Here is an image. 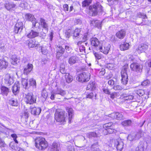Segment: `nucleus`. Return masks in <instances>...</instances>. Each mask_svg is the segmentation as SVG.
Segmentation results:
<instances>
[{
    "label": "nucleus",
    "instance_id": "nucleus-3",
    "mask_svg": "<svg viewBox=\"0 0 151 151\" xmlns=\"http://www.w3.org/2000/svg\"><path fill=\"white\" fill-rule=\"evenodd\" d=\"M90 74L88 72H83L77 75L76 79L81 83L86 82L90 79Z\"/></svg>",
    "mask_w": 151,
    "mask_h": 151
},
{
    "label": "nucleus",
    "instance_id": "nucleus-40",
    "mask_svg": "<svg viewBox=\"0 0 151 151\" xmlns=\"http://www.w3.org/2000/svg\"><path fill=\"white\" fill-rule=\"evenodd\" d=\"M26 0L24 1H21L22 2H21L19 5V6L23 9H26L28 6V4L26 1Z\"/></svg>",
    "mask_w": 151,
    "mask_h": 151
},
{
    "label": "nucleus",
    "instance_id": "nucleus-44",
    "mask_svg": "<svg viewBox=\"0 0 151 151\" xmlns=\"http://www.w3.org/2000/svg\"><path fill=\"white\" fill-rule=\"evenodd\" d=\"M48 93L45 89L43 88L42 92V96L44 99H45L47 96Z\"/></svg>",
    "mask_w": 151,
    "mask_h": 151
},
{
    "label": "nucleus",
    "instance_id": "nucleus-63",
    "mask_svg": "<svg viewBox=\"0 0 151 151\" xmlns=\"http://www.w3.org/2000/svg\"><path fill=\"white\" fill-rule=\"evenodd\" d=\"M46 33L45 31V32H41L40 33V37L42 39H45L46 36Z\"/></svg>",
    "mask_w": 151,
    "mask_h": 151
},
{
    "label": "nucleus",
    "instance_id": "nucleus-41",
    "mask_svg": "<svg viewBox=\"0 0 151 151\" xmlns=\"http://www.w3.org/2000/svg\"><path fill=\"white\" fill-rule=\"evenodd\" d=\"M73 31L70 29L66 30L65 32V35L66 37L69 38L71 36L73 35Z\"/></svg>",
    "mask_w": 151,
    "mask_h": 151
},
{
    "label": "nucleus",
    "instance_id": "nucleus-43",
    "mask_svg": "<svg viewBox=\"0 0 151 151\" xmlns=\"http://www.w3.org/2000/svg\"><path fill=\"white\" fill-rule=\"evenodd\" d=\"M92 0H85L82 2V6L86 7L88 6L91 2Z\"/></svg>",
    "mask_w": 151,
    "mask_h": 151
},
{
    "label": "nucleus",
    "instance_id": "nucleus-55",
    "mask_svg": "<svg viewBox=\"0 0 151 151\" xmlns=\"http://www.w3.org/2000/svg\"><path fill=\"white\" fill-rule=\"evenodd\" d=\"M94 95L96 96V94L95 93L91 92L87 94L86 96V97L87 98L91 99L93 98Z\"/></svg>",
    "mask_w": 151,
    "mask_h": 151
},
{
    "label": "nucleus",
    "instance_id": "nucleus-35",
    "mask_svg": "<svg viewBox=\"0 0 151 151\" xmlns=\"http://www.w3.org/2000/svg\"><path fill=\"white\" fill-rule=\"evenodd\" d=\"M67 110L68 112V116H69V122H70L71 121V119L72 117V113L73 112V110L71 108H68L67 109Z\"/></svg>",
    "mask_w": 151,
    "mask_h": 151
},
{
    "label": "nucleus",
    "instance_id": "nucleus-2",
    "mask_svg": "<svg viewBox=\"0 0 151 151\" xmlns=\"http://www.w3.org/2000/svg\"><path fill=\"white\" fill-rule=\"evenodd\" d=\"M102 6L99 3H96L89 7V14L90 16H95L97 15L98 12L101 11Z\"/></svg>",
    "mask_w": 151,
    "mask_h": 151
},
{
    "label": "nucleus",
    "instance_id": "nucleus-16",
    "mask_svg": "<svg viewBox=\"0 0 151 151\" xmlns=\"http://www.w3.org/2000/svg\"><path fill=\"white\" fill-rule=\"evenodd\" d=\"M126 32L124 29H122L116 33V35L119 39H123L126 35Z\"/></svg>",
    "mask_w": 151,
    "mask_h": 151
},
{
    "label": "nucleus",
    "instance_id": "nucleus-45",
    "mask_svg": "<svg viewBox=\"0 0 151 151\" xmlns=\"http://www.w3.org/2000/svg\"><path fill=\"white\" fill-rule=\"evenodd\" d=\"M15 143L13 141L11 142L9 144L10 147L13 150H15V151L17 147Z\"/></svg>",
    "mask_w": 151,
    "mask_h": 151
},
{
    "label": "nucleus",
    "instance_id": "nucleus-58",
    "mask_svg": "<svg viewBox=\"0 0 151 151\" xmlns=\"http://www.w3.org/2000/svg\"><path fill=\"white\" fill-rule=\"evenodd\" d=\"M149 21L146 18L145 19H143L142 22L139 24V25H145L147 24L148 23Z\"/></svg>",
    "mask_w": 151,
    "mask_h": 151
},
{
    "label": "nucleus",
    "instance_id": "nucleus-19",
    "mask_svg": "<svg viewBox=\"0 0 151 151\" xmlns=\"http://www.w3.org/2000/svg\"><path fill=\"white\" fill-rule=\"evenodd\" d=\"M147 45L145 44H141L139 45L137 49L139 52H145L148 48Z\"/></svg>",
    "mask_w": 151,
    "mask_h": 151
},
{
    "label": "nucleus",
    "instance_id": "nucleus-33",
    "mask_svg": "<svg viewBox=\"0 0 151 151\" xmlns=\"http://www.w3.org/2000/svg\"><path fill=\"white\" fill-rule=\"evenodd\" d=\"M86 136L88 138H90L92 137H99V135L96 132H90L87 133L86 134Z\"/></svg>",
    "mask_w": 151,
    "mask_h": 151
},
{
    "label": "nucleus",
    "instance_id": "nucleus-7",
    "mask_svg": "<svg viewBox=\"0 0 151 151\" xmlns=\"http://www.w3.org/2000/svg\"><path fill=\"white\" fill-rule=\"evenodd\" d=\"M108 116L113 119H116L119 120H123L124 119L123 113L122 112H113L109 114Z\"/></svg>",
    "mask_w": 151,
    "mask_h": 151
},
{
    "label": "nucleus",
    "instance_id": "nucleus-47",
    "mask_svg": "<svg viewBox=\"0 0 151 151\" xmlns=\"http://www.w3.org/2000/svg\"><path fill=\"white\" fill-rule=\"evenodd\" d=\"M65 49L66 52L68 53H70L72 50V49L70 45H65Z\"/></svg>",
    "mask_w": 151,
    "mask_h": 151
},
{
    "label": "nucleus",
    "instance_id": "nucleus-5",
    "mask_svg": "<svg viewBox=\"0 0 151 151\" xmlns=\"http://www.w3.org/2000/svg\"><path fill=\"white\" fill-rule=\"evenodd\" d=\"M24 100L27 104H31L35 103L36 98L33 95L32 93L30 92L25 94Z\"/></svg>",
    "mask_w": 151,
    "mask_h": 151
},
{
    "label": "nucleus",
    "instance_id": "nucleus-12",
    "mask_svg": "<svg viewBox=\"0 0 151 151\" xmlns=\"http://www.w3.org/2000/svg\"><path fill=\"white\" fill-rule=\"evenodd\" d=\"M39 24L44 29L46 32H47L49 25L47 21L44 19L40 18Z\"/></svg>",
    "mask_w": 151,
    "mask_h": 151
},
{
    "label": "nucleus",
    "instance_id": "nucleus-11",
    "mask_svg": "<svg viewBox=\"0 0 151 151\" xmlns=\"http://www.w3.org/2000/svg\"><path fill=\"white\" fill-rule=\"evenodd\" d=\"M122 76V83L124 85L127 84L128 81V77L126 72V69L124 68L121 71Z\"/></svg>",
    "mask_w": 151,
    "mask_h": 151
},
{
    "label": "nucleus",
    "instance_id": "nucleus-34",
    "mask_svg": "<svg viewBox=\"0 0 151 151\" xmlns=\"http://www.w3.org/2000/svg\"><path fill=\"white\" fill-rule=\"evenodd\" d=\"M145 148L143 142L140 143L136 148L135 151H144Z\"/></svg>",
    "mask_w": 151,
    "mask_h": 151
},
{
    "label": "nucleus",
    "instance_id": "nucleus-31",
    "mask_svg": "<svg viewBox=\"0 0 151 151\" xmlns=\"http://www.w3.org/2000/svg\"><path fill=\"white\" fill-rule=\"evenodd\" d=\"M1 91L2 95L7 96L9 92V89L8 88L3 86L1 87Z\"/></svg>",
    "mask_w": 151,
    "mask_h": 151
},
{
    "label": "nucleus",
    "instance_id": "nucleus-15",
    "mask_svg": "<svg viewBox=\"0 0 151 151\" xmlns=\"http://www.w3.org/2000/svg\"><path fill=\"white\" fill-rule=\"evenodd\" d=\"M90 42L91 45L96 48L100 44L99 40L96 37H93L91 38Z\"/></svg>",
    "mask_w": 151,
    "mask_h": 151
},
{
    "label": "nucleus",
    "instance_id": "nucleus-4",
    "mask_svg": "<svg viewBox=\"0 0 151 151\" xmlns=\"http://www.w3.org/2000/svg\"><path fill=\"white\" fill-rule=\"evenodd\" d=\"M65 111L61 109L56 110L55 114V119L58 122H64L65 120Z\"/></svg>",
    "mask_w": 151,
    "mask_h": 151
},
{
    "label": "nucleus",
    "instance_id": "nucleus-54",
    "mask_svg": "<svg viewBox=\"0 0 151 151\" xmlns=\"http://www.w3.org/2000/svg\"><path fill=\"white\" fill-rule=\"evenodd\" d=\"M88 35V33H85L84 35L83 36L81 39L83 42H84L87 40Z\"/></svg>",
    "mask_w": 151,
    "mask_h": 151
},
{
    "label": "nucleus",
    "instance_id": "nucleus-36",
    "mask_svg": "<svg viewBox=\"0 0 151 151\" xmlns=\"http://www.w3.org/2000/svg\"><path fill=\"white\" fill-rule=\"evenodd\" d=\"M132 122L130 120H127L123 121L122 122V125L124 126H129L132 124Z\"/></svg>",
    "mask_w": 151,
    "mask_h": 151
},
{
    "label": "nucleus",
    "instance_id": "nucleus-26",
    "mask_svg": "<svg viewBox=\"0 0 151 151\" xmlns=\"http://www.w3.org/2000/svg\"><path fill=\"white\" fill-rule=\"evenodd\" d=\"M20 88V84L18 82H16L12 88V91L14 94L19 92Z\"/></svg>",
    "mask_w": 151,
    "mask_h": 151
},
{
    "label": "nucleus",
    "instance_id": "nucleus-39",
    "mask_svg": "<svg viewBox=\"0 0 151 151\" xmlns=\"http://www.w3.org/2000/svg\"><path fill=\"white\" fill-rule=\"evenodd\" d=\"M65 79L66 82L68 83L71 82L73 80L72 76L68 73L66 74Z\"/></svg>",
    "mask_w": 151,
    "mask_h": 151
},
{
    "label": "nucleus",
    "instance_id": "nucleus-64",
    "mask_svg": "<svg viewBox=\"0 0 151 151\" xmlns=\"http://www.w3.org/2000/svg\"><path fill=\"white\" fill-rule=\"evenodd\" d=\"M53 34L54 33L53 32L51 31L49 34V39H50V41L51 42L52 41V40Z\"/></svg>",
    "mask_w": 151,
    "mask_h": 151
},
{
    "label": "nucleus",
    "instance_id": "nucleus-51",
    "mask_svg": "<svg viewBox=\"0 0 151 151\" xmlns=\"http://www.w3.org/2000/svg\"><path fill=\"white\" fill-rule=\"evenodd\" d=\"M113 88L115 90H122L123 89V88L119 85H115Z\"/></svg>",
    "mask_w": 151,
    "mask_h": 151
},
{
    "label": "nucleus",
    "instance_id": "nucleus-61",
    "mask_svg": "<svg viewBox=\"0 0 151 151\" xmlns=\"http://www.w3.org/2000/svg\"><path fill=\"white\" fill-rule=\"evenodd\" d=\"M57 51H59L63 54L65 52V49L62 47L59 46L58 47L57 49Z\"/></svg>",
    "mask_w": 151,
    "mask_h": 151
},
{
    "label": "nucleus",
    "instance_id": "nucleus-48",
    "mask_svg": "<svg viewBox=\"0 0 151 151\" xmlns=\"http://www.w3.org/2000/svg\"><path fill=\"white\" fill-rule=\"evenodd\" d=\"M23 23L21 22H19L17 23L15 26L16 27H17L19 28H20L22 30L23 29Z\"/></svg>",
    "mask_w": 151,
    "mask_h": 151
},
{
    "label": "nucleus",
    "instance_id": "nucleus-60",
    "mask_svg": "<svg viewBox=\"0 0 151 151\" xmlns=\"http://www.w3.org/2000/svg\"><path fill=\"white\" fill-rule=\"evenodd\" d=\"M98 20H95V19L91 20L90 22L91 25L92 26L95 27L96 25V23H98Z\"/></svg>",
    "mask_w": 151,
    "mask_h": 151
},
{
    "label": "nucleus",
    "instance_id": "nucleus-28",
    "mask_svg": "<svg viewBox=\"0 0 151 151\" xmlns=\"http://www.w3.org/2000/svg\"><path fill=\"white\" fill-rule=\"evenodd\" d=\"M8 65V63L4 58L0 60V68H6Z\"/></svg>",
    "mask_w": 151,
    "mask_h": 151
},
{
    "label": "nucleus",
    "instance_id": "nucleus-13",
    "mask_svg": "<svg viewBox=\"0 0 151 151\" xmlns=\"http://www.w3.org/2000/svg\"><path fill=\"white\" fill-rule=\"evenodd\" d=\"M114 146L118 151H121L123 148V142L121 139H118L114 141Z\"/></svg>",
    "mask_w": 151,
    "mask_h": 151
},
{
    "label": "nucleus",
    "instance_id": "nucleus-18",
    "mask_svg": "<svg viewBox=\"0 0 151 151\" xmlns=\"http://www.w3.org/2000/svg\"><path fill=\"white\" fill-rule=\"evenodd\" d=\"M39 35V32L32 30L27 36L28 38H33L38 36Z\"/></svg>",
    "mask_w": 151,
    "mask_h": 151
},
{
    "label": "nucleus",
    "instance_id": "nucleus-21",
    "mask_svg": "<svg viewBox=\"0 0 151 151\" xmlns=\"http://www.w3.org/2000/svg\"><path fill=\"white\" fill-rule=\"evenodd\" d=\"M31 112L34 115H38L41 112V109L39 107H34L31 108Z\"/></svg>",
    "mask_w": 151,
    "mask_h": 151
},
{
    "label": "nucleus",
    "instance_id": "nucleus-8",
    "mask_svg": "<svg viewBox=\"0 0 151 151\" xmlns=\"http://www.w3.org/2000/svg\"><path fill=\"white\" fill-rule=\"evenodd\" d=\"M130 68L133 70L137 72H141L142 71L143 66L142 65L137 63L133 62L130 65Z\"/></svg>",
    "mask_w": 151,
    "mask_h": 151
},
{
    "label": "nucleus",
    "instance_id": "nucleus-24",
    "mask_svg": "<svg viewBox=\"0 0 151 151\" xmlns=\"http://www.w3.org/2000/svg\"><path fill=\"white\" fill-rule=\"evenodd\" d=\"M5 83L8 85H10L13 83V79L10 77L9 74H7L6 76L4 79Z\"/></svg>",
    "mask_w": 151,
    "mask_h": 151
},
{
    "label": "nucleus",
    "instance_id": "nucleus-46",
    "mask_svg": "<svg viewBox=\"0 0 151 151\" xmlns=\"http://www.w3.org/2000/svg\"><path fill=\"white\" fill-rule=\"evenodd\" d=\"M105 131H107L108 134H112L114 132L115 133L116 132V130L111 128H108L107 129H104V132Z\"/></svg>",
    "mask_w": 151,
    "mask_h": 151
},
{
    "label": "nucleus",
    "instance_id": "nucleus-9",
    "mask_svg": "<svg viewBox=\"0 0 151 151\" xmlns=\"http://www.w3.org/2000/svg\"><path fill=\"white\" fill-rule=\"evenodd\" d=\"M141 136V132H139L136 134L133 133L129 134L128 136L127 139L130 141H134L139 139Z\"/></svg>",
    "mask_w": 151,
    "mask_h": 151
},
{
    "label": "nucleus",
    "instance_id": "nucleus-38",
    "mask_svg": "<svg viewBox=\"0 0 151 151\" xmlns=\"http://www.w3.org/2000/svg\"><path fill=\"white\" fill-rule=\"evenodd\" d=\"M81 32L80 29H76L73 31V37H76L79 36L80 33Z\"/></svg>",
    "mask_w": 151,
    "mask_h": 151
},
{
    "label": "nucleus",
    "instance_id": "nucleus-20",
    "mask_svg": "<svg viewBox=\"0 0 151 151\" xmlns=\"http://www.w3.org/2000/svg\"><path fill=\"white\" fill-rule=\"evenodd\" d=\"M53 93L56 95H60L62 96H63L66 94V92L65 91L59 88H58L56 89L53 91Z\"/></svg>",
    "mask_w": 151,
    "mask_h": 151
},
{
    "label": "nucleus",
    "instance_id": "nucleus-10",
    "mask_svg": "<svg viewBox=\"0 0 151 151\" xmlns=\"http://www.w3.org/2000/svg\"><path fill=\"white\" fill-rule=\"evenodd\" d=\"M110 47L111 46L109 43H105L103 44L102 46L99 47V50L104 54H107L109 53Z\"/></svg>",
    "mask_w": 151,
    "mask_h": 151
},
{
    "label": "nucleus",
    "instance_id": "nucleus-6",
    "mask_svg": "<svg viewBox=\"0 0 151 151\" xmlns=\"http://www.w3.org/2000/svg\"><path fill=\"white\" fill-rule=\"evenodd\" d=\"M5 8L8 11L11 12H14L15 9L17 8L16 5L13 2L6 1L4 4Z\"/></svg>",
    "mask_w": 151,
    "mask_h": 151
},
{
    "label": "nucleus",
    "instance_id": "nucleus-29",
    "mask_svg": "<svg viewBox=\"0 0 151 151\" xmlns=\"http://www.w3.org/2000/svg\"><path fill=\"white\" fill-rule=\"evenodd\" d=\"M28 81L27 79L22 78V84L23 88L27 89L29 88L30 86V84H28Z\"/></svg>",
    "mask_w": 151,
    "mask_h": 151
},
{
    "label": "nucleus",
    "instance_id": "nucleus-37",
    "mask_svg": "<svg viewBox=\"0 0 151 151\" xmlns=\"http://www.w3.org/2000/svg\"><path fill=\"white\" fill-rule=\"evenodd\" d=\"M9 103L11 105L14 106H17L18 105V101L15 98L11 99L9 100Z\"/></svg>",
    "mask_w": 151,
    "mask_h": 151
},
{
    "label": "nucleus",
    "instance_id": "nucleus-52",
    "mask_svg": "<svg viewBox=\"0 0 151 151\" xmlns=\"http://www.w3.org/2000/svg\"><path fill=\"white\" fill-rule=\"evenodd\" d=\"M103 92L105 94L109 95L110 94V91L107 87H104L102 89Z\"/></svg>",
    "mask_w": 151,
    "mask_h": 151
},
{
    "label": "nucleus",
    "instance_id": "nucleus-27",
    "mask_svg": "<svg viewBox=\"0 0 151 151\" xmlns=\"http://www.w3.org/2000/svg\"><path fill=\"white\" fill-rule=\"evenodd\" d=\"M77 60V57L76 56H72L69 58L68 63L70 65H72L75 64Z\"/></svg>",
    "mask_w": 151,
    "mask_h": 151
},
{
    "label": "nucleus",
    "instance_id": "nucleus-50",
    "mask_svg": "<svg viewBox=\"0 0 151 151\" xmlns=\"http://www.w3.org/2000/svg\"><path fill=\"white\" fill-rule=\"evenodd\" d=\"M112 124L113 123L112 122L106 123L103 125V127L105 129H107V128L111 127Z\"/></svg>",
    "mask_w": 151,
    "mask_h": 151
},
{
    "label": "nucleus",
    "instance_id": "nucleus-22",
    "mask_svg": "<svg viewBox=\"0 0 151 151\" xmlns=\"http://www.w3.org/2000/svg\"><path fill=\"white\" fill-rule=\"evenodd\" d=\"M130 46L129 43L126 42H123L120 45V49L121 51H125L129 49Z\"/></svg>",
    "mask_w": 151,
    "mask_h": 151
},
{
    "label": "nucleus",
    "instance_id": "nucleus-57",
    "mask_svg": "<svg viewBox=\"0 0 151 151\" xmlns=\"http://www.w3.org/2000/svg\"><path fill=\"white\" fill-rule=\"evenodd\" d=\"M109 95H110V98L113 99L117 96V93L115 92H113L111 93L110 92V94Z\"/></svg>",
    "mask_w": 151,
    "mask_h": 151
},
{
    "label": "nucleus",
    "instance_id": "nucleus-30",
    "mask_svg": "<svg viewBox=\"0 0 151 151\" xmlns=\"http://www.w3.org/2000/svg\"><path fill=\"white\" fill-rule=\"evenodd\" d=\"M96 88V86L95 83L93 82L90 81L87 86L86 90L93 91Z\"/></svg>",
    "mask_w": 151,
    "mask_h": 151
},
{
    "label": "nucleus",
    "instance_id": "nucleus-49",
    "mask_svg": "<svg viewBox=\"0 0 151 151\" xmlns=\"http://www.w3.org/2000/svg\"><path fill=\"white\" fill-rule=\"evenodd\" d=\"M136 92L139 96H142L145 94L144 91L142 89H139L137 90Z\"/></svg>",
    "mask_w": 151,
    "mask_h": 151
},
{
    "label": "nucleus",
    "instance_id": "nucleus-42",
    "mask_svg": "<svg viewBox=\"0 0 151 151\" xmlns=\"http://www.w3.org/2000/svg\"><path fill=\"white\" fill-rule=\"evenodd\" d=\"M30 86H32L34 88H36V83L35 80L33 78L30 79L29 81Z\"/></svg>",
    "mask_w": 151,
    "mask_h": 151
},
{
    "label": "nucleus",
    "instance_id": "nucleus-56",
    "mask_svg": "<svg viewBox=\"0 0 151 151\" xmlns=\"http://www.w3.org/2000/svg\"><path fill=\"white\" fill-rule=\"evenodd\" d=\"M22 30L20 28L19 29L17 27H16L14 26V32L15 33H20Z\"/></svg>",
    "mask_w": 151,
    "mask_h": 151
},
{
    "label": "nucleus",
    "instance_id": "nucleus-62",
    "mask_svg": "<svg viewBox=\"0 0 151 151\" xmlns=\"http://www.w3.org/2000/svg\"><path fill=\"white\" fill-rule=\"evenodd\" d=\"M94 55L95 56V57H96V58L97 59H101V55L100 54H99L98 53L94 52H93Z\"/></svg>",
    "mask_w": 151,
    "mask_h": 151
},
{
    "label": "nucleus",
    "instance_id": "nucleus-25",
    "mask_svg": "<svg viewBox=\"0 0 151 151\" xmlns=\"http://www.w3.org/2000/svg\"><path fill=\"white\" fill-rule=\"evenodd\" d=\"M29 48H33L37 46L38 44L36 43L35 40H29L27 41Z\"/></svg>",
    "mask_w": 151,
    "mask_h": 151
},
{
    "label": "nucleus",
    "instance_id": "nucleus-59",
    "mask_svg": "<svg viewBox=\"0 0 151 151\" xmlns=\"http://www.w3.org/2000/svg\"><path fill=\"white\" fill-rule=\"evenodd\" d=\"M150 83V81L148 80L144 81L141 83V85L142 86H146Z\"/></svg>",
    "mask_w": 151,
    "mask_h": 151
},
{
    "label": "nucleus",
    "instance_id": "nucleus-32",
    "mask_svg": "<svg viewBox=\"0 0 151 151\" xmlns=\"http://www.w3.org/2000/svg\"><path fill=\"white\" fill-rule=\"evenodd\" d=\"M11 63L13 65H15L19 62V60L15 55H12L11 60Z\"/></svg>",
    "mask_w": 151,
    "mask_h": 151
},
{
    "label": "nucleus",
    "instance_id": "nucleus-17",
    "mask_svg": "<svg viewBox=\"0 0 151 151\" xmlns=\"http://www.w3.org/2000/svg\"><path fill=\"white\" fill-rule=\"evenodd\" d=\"M33 65L31 64L28 63L27 65L25 67L24 69V74L26 75H27L32 70Z\"/></svg>",
    "mask_w": 151,
    "mask_h": 151
},
{
    "label": "nucleus",
    "instance_id": "nucleus-53",
    "mask_svg": "<svg viewBox=\"0 0 151 151\" xmlns=\"http://www.w3.org/2000/svg\"><path fill=\"white\" fill-rule=\"evenodd\" d=\"M11 136L12 138H13V140L15 143L17 144H18V142L17 140V138L18 137L17 135L16 134H13L11 135Z\"/></svg>",
    "mask_w": 151,
    "mask_h": 151
},
{
    "label": "nucleus",
    "instance_id": "nucleus-1",
    "mask_svg": "<svg viewBox=\"0 0 151 151\" xmlns=\"http://www.w3.org/2000/svg\"><path fill=\"white\" fill-rule=\"evenodd\" d=\"M36 147L39 150H42L48 146V144L45 139L41 137L36 138L35 140Z\"/></svg>",
    "mask_w": 151,
    "mask_h": 151
},
{
    "label": "nucleus",
    "instance_id": "nucleus-23",
    "mask_svg": "<svg viewBox=\"0 0 151 151\" xmlns=\"http://www.w3.org/2000/svg\"><path fill=\"white\" fill-rule=\"evenodd\" d=\"M59 147L58 143L53 142L49 147L50 151H59Z\"/></svg>",
    "mask_w": 151,
    "mask_h": 151
},
{
    "label": "nucleus",
    "instance_id": "nucleus-14",
    "mask_svg": "<svg viewBox=\"0 0 151 151\" xmlns=\"http://www.w3.org/2000/svg\"><path fill=\"white\" fill-rule=\"evenodd\" d=\"M26 19L29 21H31L32 23L33 26L35 27L37 22L35 21L36 19L34 16L29 13H27L25 15Z\"/></svg>",
    "mask_w": 151,
    "mask_h": 151
}]
</instances>
